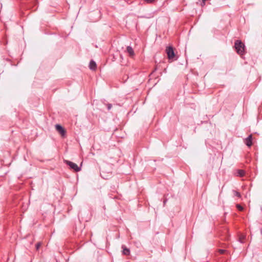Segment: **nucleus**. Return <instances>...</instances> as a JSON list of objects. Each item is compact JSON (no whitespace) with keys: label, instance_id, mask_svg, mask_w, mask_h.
<instances>
[{"label":"nucleus","instance_id":"f257e3e1","mask_svg":"<svg viewBox=\"0 0 262 262\" xmlns=\"http://www.w3.org/2000/svg\"><path fill=\"white\" fill-rule=\"evenodd\" d=\"M234 47L236 52L239 55H243L245 53V45L240 40H237L234 43Z\"/></svg>","mask_w":262,"mask_h":262},{"label":"nucleus","instance_id":"f03ea898","mask_svg":"<svg viewBox=\"0 0 262 262\" xmlns=\"http://www.w3.org/2000/svg\"><path fill=\"white\" fill-rule=\"evenodd\" d=\"M64 163L69 166L70 169L74 170L76 172L79 171L81 170V168L79 167L76 164L68 161V160H64Z\"/></svg>","mask_w":262,"mask_h":262},{"label":"nucleus","instance_id":"7ed1b4c3","mask_svg":"<svg viewBox=\"0 0 262 262\" xmlns=\"http://www.w3.org/2000/svg\"><path fill=\"white\" fill-rule=\"evenodd\" d=\"M166 52L169 59H172L175 57V54L172 47H168L166 48Z\"/></svg>","mask_w":262,"mask_h":262},{"label":"nucleus","instance_id":"20e7f679","mask_svg":"<svg viewBox=\"0 0 262 262\" xmlns=\"http://www.w3.org/2000/svg\"><path fill=\"white\" fill-rule=\"evenodd\" d=\"M56 130L62 136H64L66 133L65 129L62 126L59 124H56L55 125Z\"/></svg>","mask_w":262,"mask_h":262},{"label":"nucleus","instance_id":"39448f33","mask_svg":"<svg viewBox=\"0 0 262 262\" xmlns=\"http://www.w3.org/2000/svg\"><path fill=\"white\" fill-rule=\"evenodd\" d=\"M252 136L250 135L245 139V143L248 147H250L252 144Z\"/></svg>","mask_w":262,"mask_h":262},{"label":"nucleus","instance_id":"423d86ee","mask_svg":"<svg viewBox=\"0 0 262 262\" xmlns=\"http://www.w3.org/2000/svg\"><path fill=\"white\" fill-rule=\"evenodd\" d=\"M89 68L92 70H95L97 68L96 62L93 60H91L90 62Z\"/></svg>","mask_w":262,"mask_h":262},{"label":"nucleus","instance_id":"0eeeda50","mask_svg":"<svg viewBox=\"0 0 262 262\" xmlns=\"http://www.w3.org/2000/svg\"><path fill=\"white\" fill-rule=\"evenodd\" d=\"M126 50L127 53L130 56H133L134 55V51L133 48L130 46H127L126 48Z\"/></svg>","mask_w":262,"mask_h":262},{"label":"nucleus","instance_id":"6e6552de","mask_svg":"<svg viewBox=\"0 0 262 262\" xmlns=\"http://www.w3.org/2000/svg\"><path fill=\"white\" fill-rule=\"evenodd\" d=\"M129 252H130V251L128 249H127L126 248H123V253L124 254L128 255L129 254Z\"/></svg>","mask_w":262,"mask_h":262},{"label":"nucleus","instance_id":"1a4fd4ad","mask_svg":"<svg viewBox=\"0 0 262 262\" xmlns=\"http://www.w3.org/2000/svg\"><path fill=\"white\" fill-rule=\"evenodd\" d=\"M238 174L240 177H243L245 174V171L243 170L239 169L238 170Z\"/></svg>","mask_w":262,"mask_h":262},{"label":"nucleus","instance_id":"9d476101","mask_svg":"<svg viewBox=\"0 0 262 262\" xmlns=\"http://www.w3.org/2000/svg\"><path fill=\"white\" fill-rule=\"evenodd\" d=\"M233 193H234V194L235 196H236L238 198H241V194L238 192H237V191L234 190L233 191Z\"/></svg>","mask_w":262,"mask_h":262},{"label":"nucleus","instance_id":"9b49d317","mask_svg":"<svg viewBox=\"0 0 262 262\" xmlns=\"http://www.w3.org/2000/svg\"><path fill=\"white\" fill-rule=\"evenodd\" d=\"M236 207L240 211H242L244 209L243 207L239 204H237Z\"/></svg>","mask_w":262,"mask_h":262},{"label":"nucleus","instance_id":"f8f14e48","mask_svg":"<svg viewBox=\"0 0 262 262\" xmlns=\"http://www.w3.org/2000/svg\"><path fill=\"white\" fill-rule=\"evenodd\" d=\"M41 244L40 242L37 243L36 244V249L37 250H38L39 249L40 247L41 246Z\"/></svg>","mask_w":262,"mask_h":262},{"label":"nucleus","instance_id":"ddd939ff","mask_svg":"<svg viewBox=\"0 0 262 262\" xmlns=\"http://www.w3.org/2000/svg\"><path fill=\"white\" fill-rule=\"evenodd\" d=\"M147 4H151L155 2V0H144Z\"/></svg>","mask_w":262,"mask_h":262},{"label":"nucleus","instance_id":"4468645a","mask_svg":"<svg viewBox=\"0 0 262 262\" xmlns=\"http://www.w3.org/2000/svg\"><path fill=\"white\" fill-rule=\"evenodd\" d=\"M219 252L220 254H224L225 253V252H226V250H223V249H220L219 250Z\"/></svg>","mask_w":262,"mask_h":262},{"label":"nucleus","instance_id":"2eb2a0df","mask_svg":"<svg viewBox=\"0 0 262 262\" xmlns=\"http://www.w3.org/2000/svg\"><path fill=\"white\" fill-rule=\"evenodd\" d=\"M111 107H112L111 104H108V110L111 109Z\"/></svg>","mask_w":262,"mask_h":262}]
</instances>
